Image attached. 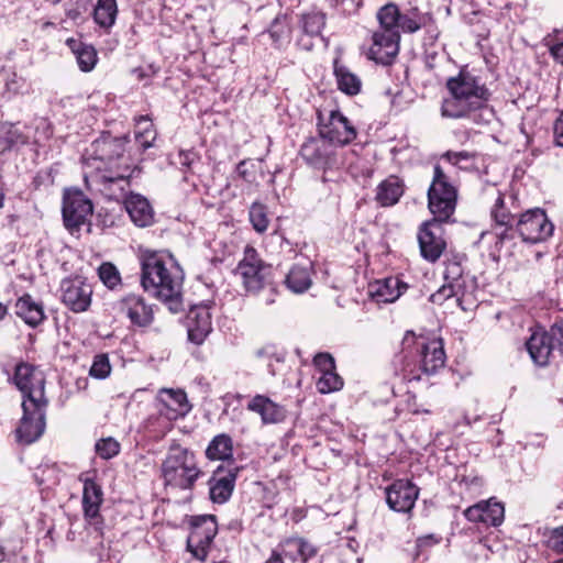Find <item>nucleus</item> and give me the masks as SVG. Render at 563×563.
Returning a JSON list of instances; mask_svg holds the SVG:
<instances>
[{"instance_id": "f257e3e1", "label": "nucleus", "mask_w": 563, "mask_h": 563, "mask_svg": "<svg viewBox=\"0 0 563 563\" xmlns=\"http://www.w3.org/2000/svg\"><path fill=\"white\" fill-rule=\"evenodd\" d=\"M125 136H113L103 132L96 139L84 154L87 166L95 168V172L85 175V183L88 188L98 191L112 190L117 186L124 190L130 185V179L141 173L137 165H133L131 158L124 155Z\"/></svg>"}, {"instance_id": "f03ea898", "label": "nucleus", "mask_w": 563, "mask_h": 563, "mask_svg": "<svg viewBox=\"0 0 563 563\" xmlns=\"http://www.w3.org/2000/svg\"><path fill=\"white\" fill-rule=\"evenodd\" d=\"M456 198V188L449 181L440 165H435L428 190V207L433 219L422 223L418 233L421 255L428 262H437L446 247L442 224L454 213Z\"/></svg>"}, {"instance_id": "7ed1b4c3", "label": "nucleus", "mask_w": 563, "mask_h": 563, "mask_svg": "<svg viewBox=\"0 0 563 563\" xmlns=\"http://www.w3.org/2000/svg\"><path fill=\"white\" fill-rule=\"evenodd\" d=\"M141 271L144 290L166 303L173 313L179 312L183 309L184 273L174 258L157 253L144 255L141 260Z\"/></svg>"}, {"instance_id": "20e7f679", "label": "nucleus", "mask_w": 563, "mask_h": 563, "mask_svg": "<svg viewBox=\"0 0 563 563\" xmlns=\"http://www.w3.org/2000/svg\"><path fill=\"white\" fill-rule=\"evenodd\" d=\"M444 363L445 353L440 340L427 341L411 331L406 332L401 351L395 357L396 368L408 382L420 380L423 374H434L444 366Z\"/></svg>"}, {"instance_id": "39448f33", "label": "nucleus", "mask_w": 563, "mask_h": 563, "mask_svg": "<svg viewBox=\"0 0 563 563\" xmlns=\"http://www.w3.org/2000/svg\"><path fill=\"white\" fill-rule=\"evenodd\" d=\"M450 93L441 106V115L449 119L468 118L473 112L486 107L490 91L478 77L461 70L457 76L446 80Z\"/></svg>"}, {"instance_id": "423d86ee", "label": "nucleus", "mask_w": 563, "mask_h": 563, "mask_svg": "<svg viewBox=\"0 0 563 563\" xmlns=\"http://www.w3.org/2000/svg\"><path fill=\"white\" fill-rule=\"evenodd\" d=\"M194 452L179 444H173L162 463V475L166 486L190 490L202 475Z\"/></svg>"}, {"instance_id": "0eeeda50", "label": "nucleus", "mask_w": 563, "mask_h": 563, "mask_svg": "<svg viewBox=\"0 0 563 563\" xmlns=\"http://www.w3.org/2000/svg\"><path fill=\"white\" fill-rule=\"evenodd\" d=\"M247 294L257 295L261 290L269 289L271 295L265 303L275 302V288L273 286L272 267L266 264L253 246H245L243 257L234 269Z\"/></svg>"}, {"instance_id": "6e6552de", "label": "nucleus", "mask_w": 563, "mask_h": 563, "mask_svg": "<svg viewBox=\"0 0 563 563\" xmlns=\"http://www.w3.org/2000/svg\"><path fill=\"white\" fill-rule=\"evenodd\" d=\"M299 154L305 163L316 170L322 172V180L334 181L343 167L342 151L328 140L318 136L309 137L301 146Z\"/></svg>"}, {"instance_id": "1a4fd4ad", "label": "nucleus", "mask_w": 563, "mask_h": 563, "mask_svg": "<svg viewBox=\"0 0 563 563\" xmlns=\"http://www.w3.org/2000/svg\"><path fill=\"white\" fill-rule=\"evenodd\" d=\"M526 349L532 362L540 367L548 366L556 352L563 355V319L555 321L549 330L533 331Z\"/></svg>"}, {"instance_id": "9d476101", "label": "nucleus", "mask_w": 563, "mask_h": 563, "mask_svg": "<svg viewBox=\"0 0 563 563\" xmlns=\"http://www.w3.org/2000/svg\"><path fill=\"white\" fill-rule=\"evenodd\" d=\"M516 228L518 236L528 244L545 242L552 236L554 224L541 208L529 209L519 214Z\"/></svg>"}, {"instance_id": "9b49d317", "label": "nucleus", "mask_w": 563, "mask_h": 563, "mask_svg": "<svg viewBox=\"0 0 563 563\" xmlns=\"http://www.w3.org/2000/svg\"><path fill=\"white\" fill-rule=\"evenodd\" d=\"M48 401H22L23 416L15 430L16 441L29 445L37 441L45 430V416Z\"/></svg>"}, {"instance_id": "f8f14e48", "label": "nucleus", "mask_w": 563, "mask_h": 563, "mask_svg": "<svg viewBox=\"0 0 563 563\" xmlns=\"http://www.w3.org/2000/svg\"><path fill=\"white\" fill-rule=\"evenodd\" d=\"M318 133L333 145H345L356 137V130L339 110H331L325 118L318 112Z\"/></svg>"}, {"instance_id": "ddd939ff", "label": "nucleus", "mask_w": 563, "mask_h": 563, "mask_svg": "<svg viewBox=\"0 0 563 563\" xmlns=\"http://www.w3.org/2000/svg\"><path fill=\"white\" fill-rule=\"evenodd\" d=\"M92 211V202L82 191L78 189L65 191L62 212L64 224L70 232L78 231L87 223Z\"/></svg>"}, {"instance_id": "4468645a", "label": "nucleus", "mask_w": 563, "mask_h": 563, "mask_svg": "<svg viewBox=\"0 0 563 563\" xmlns=\"http://www.w3.org/2000/svg\"><path fill=\"white\" fill-rule=\"evenodd\" d=\"M15 386L23 395V401H47L45 398V377L42 371L29 363H20L15 366L13 376Z\"/></svg>"}, {"instance_id": "2eb2a0df", "label": "nucleus", "mask_w": 563, "mask_h": 563, "mask_svg": "<svg viewBox=\"0 0 563 563\" xmlns=\"http://www.w3.org/2000/svg\"><path fill=\"white\" fill-rule=\"evenodd\" d=\"M217 530L214 516L205 515L195 519L187 539V549L196 559L205 560L207 558Z\"/></svg>"}, {"instance_id": "dca6fc26", "label": "nucleus", "mask_w": 563, "mask_h": 563, "mask_svg": "<svg viewBox=\"0 0 563 563\" xmlns=\"http://www.w3.org/2000/svg\"><path fill=\"white\" fill-rule=\"evenodd\" d=\"M62 302L73 312L80 313L91 305L92 286L80 276L60 283Z\"/></svg>"}, {"instance_id": "f3484780", "label": "nucleus", "mask_w": 563, "mask_h": 563, "mask_svg": "<svg viewBox=\"0 0 563 563\" xmlns=\"http://www.w3.org/2000/svg\"><path fill=\"white\" fill-rule=\"evenodd\" d=\"M385 493L386 503L391 510L408 514L415 507L419 488L409 479H397L386 488Z\"/></svg>"}, {"instance_id": "a211bd4d", "label": "nucleus", "mask_w": 563, "mask_h": 563, "mask_svg": "<svg viewBox=\"0 0 563 563\" xmlns=\"http://www.w3.org/2000/svg\"><path fill=\"white\" fill-rule=\"evenodd\" d=\"M400 33L379 30L373 34L368 58L378 64L389 65L399 52Z\"/></svg>"}, {"instance_id": "6ab92c4d", "label": "nucleus", "mask_w": 563, "mask_h": 563, "mask_svg": "<svg viewBox=\"0 0 563 563\" xmlns=\"http://www.w3.org/2000/svg\"><path fill=\"white\" fill-rule=\"evenodd\" d=\"M212 331L209 303H200L190 308L187 314V332L190 342L200 345Z\"/></svg>"}, {"instance_id": "aec40b11", "label": "nucleus", "mask_w": 563, "mask_h": 563, "mask_svg": "<svg viewBox=\"0 0 563 563\" xmlns=\"http://www.w3.org/2000/svg\"><path fill=\"white\" fill-rule=\"evenodd\" d=\"M156 401L159 413L168 420L184 417L190 410L187 395L181 389L163 388L158 391Z\"/></svg>"}, {"instance_id": "412c9836", "label": "nucleus", "mask_w": 563, "mask_h": 563, "mask_svg": "<svg viewBox=\"0 0 563 563\" xmlns=\"http://www.w3.org/2000/svg\"><path fill=\"white\" fill-rule=\"evenodd\" d=\"M468 521L481 522L485 526L497 527L503 523L505 518L504 505L495 499L483 500L464 511Z\"/></svg>"}, {"instance_id": "4be33fe9", "label": "nucleus", "mask_w": 563, "mask_h": 563, "mask_svg": "<svg viewBox=\"0 0 563 563\" xmlns=\"http://www.w3.org/2000/svg\"><path fill=\"white\" fill-rule=\"evenodd\" d=\"M121 311L137 327H147L154 320L152 306L139 295L131 294L124 297L121 301Z\"/></svg>"}, {"instance_id": "5701e85b", "label": "nucleus", "mask_w": 563, "mask_h": 563, "mask_svg": "<svg viewBox=\"0 0 563 563\" xmlns=\"http://www.w3.org/2000/svg\"><path fill=\"white\" fill-rule=\"evenodd\" d=\"M238 471L239 468L235 467L223 474L221 470L218 468L209 478V496L212 503L221 505L230 499L235 486Z\"/></svg>"}, {"instance_id": "b1692460", "label": "nucleus", "mask_w": 563, "mask_h": 563, "mask_svg": "<svg viewBox=\"0 0 563 563\" xmlns=\"http://www.w3.org/2000/svg\"><path fill=\"white\" fill-rule=\"evenodd\" d=\"M121 190L124 197L125 209L133 221L140 228L148 227L153 223L154 212L146 198L139 194L130 192L128 196Z\"/></svg>"}, {"instance_id": "393cba45", "label": "nucleus", "mask_w": 563, "mask_h": 563, "mask_svg": "<svg viewBox=\"0 0 563 563\" xmlns=\"http://www.w3.org/2000/svg\"><path fill=\"white\" fill-rule=\"evenodd\" d=\"M247 409L258 413L265 424L278 423L286 418V409L264 395L254 396L247 404Z\"/></svg>"}, {"instance_id": "a878e982", "label": "nucleus", "mask_w": 563, "mask_h": 563, "mask_svg": "<svg viewBox=\"0 0 563 563\" xmlns=\"http://www.w3.org/2000/svg\"><path fill=\"white\" fill-rule=\"evenodd\" d=\"M407 285L396 277L377 280L369 286V295L377 302H394L406 290Z\"/></svg>"}, {"instance_id": "bb28decb", "label": "nucleus", "mask_w": 563, "mask_h": 563, "mask_svg": "<svg viewBox=\"0 0 563 563\" xmlns=\"http://www.w3.org/2000/svg\"><path fill=\"white\" fill-rule=\"evenodd\" d=\"M487 235H493L495 239V250L499 254L511 256L517 246L516 238L518 235V231L515 225H505V227H493L490 232H483L482 238Z\"/></svg>"}, {"instance_id": "cd10ccee", "label": "nucleus", "mask_w": 563, "mask_h": 563, "mask_svg": "<svg viewBox=\"0 0 563 563\" xmlns=\"http://www.w3.org/2000/svg\"><path fill=\"white\" fill-rule=\"evenodd\" d=\"M15 314L30 327L38 325L45 318L42 303L35 301L30 295H24L16 300Z\"/></svg>"}, {"instance_id": "c85d7f7f", "label": "nucleus", "mask_w": 563, "mask_h": 563, "mask_svg": "<svg viewBox=\"0 0 563 563\" xmlns=\"http://www.w3.org/2000/svg\"><path fill=\"white\" fill-rule=\"evenodd\" d=\"M287 288L295 294L307 291L311 285V264L297 263L294 264L285 278Z\"/></svg>"}, {"instance_id": "c756f323", "label": "nucleus", "mask_w": 563, "mask_h": 563, "mask_svg": "<svg viewBox=\"0 0 563 563\" xmlns=\"http://www.w3.org/2000/svg\"><path fill=\"white\" fill-rule=\"evenodd\" d=\"M280 553L291 561L306 563L317 553L316 548L302 538H288L280 544Z\"/></svg>"}, {"instance_id": "7c9ffc66", "label": "nucleus", "mask_w": 563, "mask_h": 563, "mask_svg": "<svg viewBox=\"0 0 563 563\" xmlns=\"http://www.w3.org/2000/svg\"><path fill=\"white\" fill-rule=\"evenodd\" d=\"M404 194V186L396 176L383 180L376 189V200L382 207L396 205Z\"/></svg>"}, {"instance_id": "2f4dec72", "label": "nucleus", "mask_w": 563, "mask_h": 563, "mask_svg": "<svg viewBox=\"0 0 563 563\" xmlns=\"http://www.w3.org/2000/svg\"><path fill=\"white\" fill-rule=\"evenodd\" d=\"M117 0H98L93 8V21L109 34L118 16Z\"/></svg>"}, {"instance_id": "473e14b6", "label": "nucleus", "mask_w": 563, "mask_h": 563, "mask_svg": "<svg viewBox=\"0 0 563 563\" xmlns=\"http://www.w3.org/2000/svg\"><path fill=\"white\" fill-rule=\"evenodd\" d=\"M102 501L101 487L92 479H86L82 492V507L86 518L96 519Z\"/></svg>"}, {"instance_id": "72a5a7b5", "label": "nucleus", "mask_w": 563, "mask_h": 563, "mask_svg": "<svg viewBox=\"0 0 563 563\" xmlns=\"http://www.w3.org/2000/svg\"><path fill=\"white\" fill-rule=\"evenodd\" d=\"M67 46L75 54L79 68L82 71H90L95 68L98 56L95 47L76 38H68Z\"/></svg>"}, {"instance_id": "f704fd0d", "label": "nucleus", "mask_w": 563, "mask_h": 563, "mask_svg": "<svg viewBox=\"0 0 563 563\" xmlns=\"http://www.w3.org/2000/svg\"><path fill=\"white\" fill-rule=\"evenodd\" d=\"M334 75L338 88L349 96H355L361 91L362 81L344 65H340L338 60L334 62Z\"/></svg>"}, {"instance_id": "c9c22d12", "label": "nucleus", "mask_w": 563, "mask_h": 563, "mask_svg": "<svg viewBox=\"0 0 563 563\" xmlns=\"http://www.w3.org/2000/svg\"><path fill=\"white\" fill-rule=\"evenodd\" d=\"M233 454V442L230 435L221 433L209 443L206 455L209 460H229Z\"/></svg>"}, {"instance_id": "e433bc0d", "label": "nucleus", "mask_w": 563, "mask_h": 563, "mask_svg": "<svg viewBox=\"0 0 563 563\" xmlns=\"http://www.w3.org/2000/svg\"><path fill=\"white\" fill-rule=\"evenodd\" d=\"M490 213L494 220V227L515 225L519 217L510 210L506 205L505 197L500 194L498 195Z\"/></svg>"}, {"instance_id": "4c0bfd02", "label": "nucleus", "mask_w": 563, "mask_h": 563, "mask_svg": "<svg viewBox=\"0 0 563 563\" xmlns=\"http://www.w3.org/2000/svg\"><path fill=\"white\" fill-rule=\"evenodd\" d=\"M463 257L460 255H453L446 258L445 268L443 273L444 282L451 285L461 286L462 290H465V282L463 278L464 268L462 266Z\"/></svg>"}, {"instance_id": "58836bf2", "label": "nucleus", "mask_w": 563, "mask_h": 563, "mask_svg": "<svg viewBox=\"0 0 563 563\" xmlns=\"http://www.w3.org/2000/svg\"><path fill=\"white\" fill-rule=\"evenodd\" d=\"M300 24L306 36H321V32L325 25V14L322 12L306 13L301 16Z\"/></svg>"}, {"instance_id": "ea45409f", "label": "nucleus", "mask_w": 563, "mask_h": 563, "mask_svg": "<svg viewBox=\"0 0 563 563\" xmlns=\"http://www.w3.org/2000/svg\"><path fill=\"white\" fill-rule=\"evenodd\" d=\"M377 19L379 22L380 30L383 31H398V24L400 19V12L396 4L387 3L380 8L377 12Z\"/></svg>"}, {"instance_id": "a19ab883", "label": "nucleus", "mask_w": 563, "mask_h": 563, "mask_svg": "<svg viewBox=\"0 0 563 563\" xmlns=\"http://www.w3.org/2000/svg\"><path fill=\"white\" fill-rule=\"evenodd\" d=\"M0 143L4 145V150H10L18 144H25L26 137L15 128V124L4 122L0 129Z\"/></svg>"}, {"instance_id": "79ce46f5", "label": "nucleus", "mask_w": 563, "mask_h": 563, "mask_svg": "<svg viewBox=\"0 0 563 563\" xmlns=\"http://www.w3.org/2000/svg\"><path fill=\"white\" fill-rule=\"evenodd\" d=\"M289 24L286 15H277L272 22L268 33L276 46H280L289 37Z\"/></svg>"}, {"instance_id": "37998d69", "label": "nucleus", "mask_w": 563, "mask_h": 563, "mask_svg": "<svg viewBox=\"0 0 563 563\" xmlns=\"http://www.w3.org/2000/svg\"><path fill=\"white\" fill-rule=\"evenodd\" d=\"M249 218L256 232L264 233L267 230L269 220L264 205L254 202L250 208Z\"/></svg>"}, {"instance_id": "c03bdc74", "label": "nucleus", "mask_w": 563, "mask_h": 563, "mask_svg": "<svg viewBox=\"0 0 563 563\" xmlns=\"http://www.w3.org/2000/svg\"><path fill=\"white\" fill-rule=\"evenodd\" d=\"M343 386L342 378L336 374L335 369L322 373L317 380V389L321 394H329L341 389Z\"/></svg>"}, {"instance_id": "a18cd8bd", "label": "nucleus", "mask_w": 563, "mask_h": 563, "mask_svg": "<svg viewBox=\"0 0 563 563\" xmlns=\"http://www.w3.org/2000/svg\"><path fill=\"white\" fill-rule=\"evenodd\" d=\"M464 290L459 285H451L446 282L430 296V301L435 305H442L444 301L452 297H459Z\"/></svg>"}, {"instance_id": "49530a36", "label": "nucleus", "mask_w": 563, "mask_h": 563, "mask_svg": "<svg viewBox=\"0 0 563 563\" xmlns=\"http://www.w3.org/2000/svg\"><path fill=\"white\" fill-rule=\"evenodd\" d=\"M97 454L104 460L114 457L120 452V444L113 438L101 439L96 443Z\"/></svg>"}, {"instance_id": "de8ad7c7", "label": "nucleus", "mask_w": 563, "mask_h": 563, "mask_svg": "<svg viewBox=\"0 0 563 563\" xmlns=\"http://www.w3.org/2000/svg\"><path fill=\"white\" fill-rule=\"evenodd\" d=\"M98 274L102 283L109 288H113L120 283V274L111 263H103L99 267Z\"/></svg>"}, {"instance_id": "09e8293b", "label": "nucleus", "mask_w": 563, "mask_h": 563, "mask_svg": "<svg viewBox=\"0 0 563 563\" xmlns=\"http://www.w3.org/2000/svg\"><path fill=\"white\" fill-rule=\"evenodd\" d=\"M110 372L111 366L108 356L104 354L95 356L93 363L89 371L90 376L98 379H103L110 374Z\"/></svg>"}, {"instance_id": "8fccbe9b", "label": "nucleus", "mask_w": 563, "mask_h": 563, "mask_svg": "<svg viewBox=\"0 0 563 563\" xmlns=\"http://www.w3.org/2000/svg\"><path fill=\"white\" fill-rule=\"evenodd\" d=\"M429 16L426 13H422V20L411 18L409 14L400 13L398 30L401 29L404 32L415 33L426 25Z\"/></svg>"}, {"instance_id": "3c124183", "label": "nucleus", "mask_w": 563, "mask_h": 563, "mask_svg": "<svg viewBox=\"0 0 563 563\" xmlns=\"http://www.w3.org/2000/svg\"><path fill=\"white\" fill-rule=\"evenodd\" d=\"M65 14L68 19L76 21L88 10L87 0H67L64 4Z\"/></svg>"}, {"instance_id": "603ef678", "label": "nucleus", "mask_w": 563, "mask_h": 563, "mask_svg": "<svg viewBox=\"0 0 563 563\" xmlns=\"http://www.w3.org/2000/svg\"><path fill=\"white\" fill-rule=\"evenodd\" d=\"M199 162V156L196 152L180 151L178 153V164L184 168V173H194L195 165Z\"/></svg>"}, {"instance_id": "864d4df0", "label": "nucleus", "mask_w": 563, "mask_h": 563, "mask_svg": "<svg viewBox=\"0 0 563 563\" xmlns=\"http://www.w3.org/2000/svg\"><path fill=\"white\" fill-rule=\"evenodd\" d=\"M7 91L13 95H23L26 92V81L23 77L13 73L5 81Z\"/></svg>"}, {"instance_id": "5fc2aeb1", "label": "nucleus", "mask_w": 563, "mask_h": 563, "mask_svg": "<svg viewBox=\"0 0 563 563\" xmlns=\"http://www.w3.org/2000/svg\"><path fill=\"white\" fill-rule=\"evenodd\" d=\"M547 545L555 553L563 554V526L551 530Z\"/></svg>"}, {"instance_id": "6e6d98bb", "label": "nucleus", "mask_w": 563, "mask_h": 563, "mask_svg": "<svg viewBox=\"0 0 563 563\" xmlns=\"http://www.w3.org/2000/svg\"><path fill=\"white\" fill-rule=\"evenodd\" d=\"M313 364L321 374L335 369L334 358L329 353H318L313 358Z\"/></svg>"}, {"instance_id": "4d7b16f0", "label": "nucleus", "mask_w": 563, "mask_h": 563, "mask_svg": "<svg viewBox=\"0 0 563 563\" xmlns=\"http://www.w3.org/2000/svg\"><path fill=\"white\" fill-rule=\"evenodd\" d=\"M442 158L448 161L452 165L459 166L460 168H466L467 166L461 165V163L470 162L473 158V155L466 151H461V152L448 151L446 153L443 154Z\"/></svg>"}, {"instance_id": "13d9d810", "label": "nucleus", "mask_w": 563, "mask_h": 563, "mask_svg": "<svg viewBox=\"0 0 563 563\" xmlns=\"http://www.w3.org/2000/svg\"><path fill=\"white\" fill-rule=\"evenodd\" d=\"M135 140L140 148L145 151L153 145V141L155 140V132L145 128L143 132L135 134Z\"/></svg>"}, {"instance_id": "bf43d9fd", "label": "nucleus", "mask_w": 563, "mask_h": 563, "mask_svg": "<svg viewBox=\"0 0 563 563\" xmlns=\"http://www.w3.org/2000/svg\"><path fill=\"white\" fill-rule=\"evenodd\" d=\"M553 132L556 145L563 147V111L554 122Z\"/></svg>"}, {"instance_id": "052dcab7", "label": "nucleus", "mask_w": 563, "mask_h": 563, "mask_svg": "<svg viewBox=\"0 0 563 563\" xmlns=\"http://www.w3.org/2000/svg\"><path fill=\"white\" fill-rule=\"evenodd\" d=\"M550 52L552 54V56L554 57V59L562 64L563 65V42L562 43H558L555 45H553L551 48H550Z\"/></svg>"}, {"instance_id": "680f3d73", "label": "nucleus", "mask_w": 563, "mask_h": 563, "mask_svg": "<svg viewBox=\"0 0 563 563\" xmlns=\"http://www.w3.org/2000/svg\"><path fill=\"white\" fill-rule=\"evenodd\" d=\"M236 173L238 175L243 178L244 180L246 181H251L250 179V175H249V172L246 169V162L245 161H241L238 165H236Z\"/></svg>"}, {"instance_id": "e2e57ef3", "label": "nucleus", "mask_w": 563, "mask_h": 563, "mask_svg": "<svg viewBox=\"0 0 563 563\" xmlns=\"http://www.w3.org/2000/svg\"><path fill=\"white\" fill-rule=\"evenodd\" d=\"M405 14H409L411 18H416V19L422 20V13L419 11V9L417 7L411 8Z\"/></svg>"}, {"instance_id": "0e129e2a", "label": "nucleus", "mask_w": 563, "mask_h": 563, "mask_svg": "<svg viewBox=\"0 0 563 563\" xmlns=\"http://www.w3.org/2000/svg\"><path fill=\"white\" fill-rule=\"evenodd\" d=\"M282 553H276V552H273V554L271 555V558L267 560L266 563H283V560H282Z\"/></svg>"}, {"instance_id": "69168bd1", "label": "nucleus", "mask_w": 563, "mask_h": 563, "mask_svg": "<svg viewBox=\"0 0 563 563\" xmlns=\"http://www.w3.org/2000/svg\"><path fill=\"white\" fill-rule=\"evenodd\" d=\"M298 44L303 47L305 49H311L313 44L310 41H305L303 37H300L298 40Z\"/></svg>"}, {"instance_id": "338daca9", "label": "nucleus", "mask_w": 563, "mask_h": 563, "mask_svg": "<svg viewBox=\"0 0 563 563\" xmlns=\"http://www.w3.org/2000/svg\"><path fill=\"white\" fill-rule=\"evenodd\" d=\"M7 312V307L0 303V320H2L5 317Z\"/></svg>"}, {"instance_id": "774afa93", "label": "nucleus", "mask_w": 563, "mask_h": 563, "mask_svg": "<svg viewBox=\"0 0 563 563\" xmlns=\"http://www.w3.org/2000/svg\"><path fill=\"white\" fill-rule=\"evenodd\" d=\"M4 558H5L4 549L0 545V563L4 560Z\"/></svg>"}]
</instances>
